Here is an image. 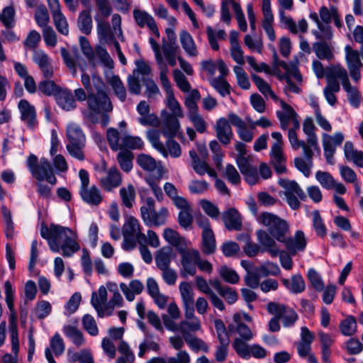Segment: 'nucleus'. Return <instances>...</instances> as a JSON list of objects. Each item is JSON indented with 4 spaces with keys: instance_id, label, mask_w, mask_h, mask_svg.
<instances>
[{
    "instance_id": "obj_1",
    "label": "nucleus",
    "mask_w": 363,
    "mask_h": 363,
    "mask_svg": "<svg viewBox=\"0 0 363 363\" xmlns=\"http://www.w3.org/2000/svg\"><path fill=\"white\" fill-rule=\"evenodd\" d=\"M81 82L89 92L87 109L82 112L83 117L89 122L96 124L99 122L98 116L100 113L113 111V105L107 93L106 84L99 76L92 75L90 78L84 72L82 74Z\"/></svg>"
},
{
    "instance_id": "obj_2",
    "label": "nucleus",
    "mask_w": 363,
    "mask_h": 363,
    "mask_svg": "<svg viewBox=\"0 0 363 363\" xmlns=\"http://www.w3.org/2000/svg\"><path fill=\"white\" fill-rule=\"evenodd\" d=\"M40 235L48 241L51 251L58 252L62 250L65 257H70L80 250L77 242V235L69 228L59 225L43 224Z\"/></svg>"
},
{
    "instance_id": "obj_3",
    "label": "nucleus",
    "mask_w": 363,
    "mask_h": 363,
    "mask_svg": "<svg viewBox=\"0 0 363 363\" xmlns=\"http://www.w3.org/2000/svg\"><path fill=\"white\" fill-rule=\"evenodd\" d=\"M26 164L33 177L37 181H46L52 186L57 183L52 167L47 158L42 157L38 161V157L31 154L27 159Z\"/></svg>"
},
{
    "instance_id": "obj_4",
    "label": "nucleus",
    "mask_w": 363,
    "mask_h": 363,
    "mask_svg": "<svg viewBox=\"0 0 363 363\" xmlns=\"http://www.w3.org/2000/svg\"><path fill=\"white\" fill-rule=\"evenodd\" d=\"M123 236V248L125 250H133L137 242H145L146 236L142 233L141 225L138 219L129 216L126 218L122 228Z\"/></svg>"
},
{
    "instance_id": "obj_5",
    "label": "nucleus",
    "mask_w": 363,
    "mask_h": 363,
    "mask_svg": "<svg viewBox=\"0 0 363 363\" xmlns=\"http://www.w3.org/2000/svg\"><path fill=\"white\" fill-rule=\"evenodd\" d=\"M257 221L267 228L269 233L278 242L284 241V235L289 233V225L286 220L269 212L260 213Z\"/></svg>"
},
{
    "instance_id": "obj_6",
    "label": "nucleus",
    "mask_w": 363,
    "mask_h": 363,
    "mask_svg": "<svg viewBox=\"0 0 363 363\" xmlns=\"http://www.w3.org/2000/svg\"><path fill=\"white\" fill-rule=\"evenodd\" d=\"M79 177L81 184L79 190V195L84 202L90 206H98L103 200V196L99 188L93 185H89V173L85 169H80Z\"/></svg>"
},
{
    "instance_id": "obj_7",
    "label": "nucleus",
    "mask_w": 363,
    "mask_h": 363,
    "mask_svg": "<svg viewBox=\"0 0 363 363\" xmlns=\"http://www.w3.org/2000/svg\"><path fill=\"white\" fill-rule=\"evenodd\" d=\"M227 331L228 334L237 335L232 342V347L235 352L238 342L248 344L254 337L252 330L242 321V316L239 313L233 315V321L228 324Z\"/></svg>"
},
{
    "instance_id": "obj_8",
    "label": "nucleus",
    "mask_w": 363,
    "mask_h": 363,
    "mask_svg": "<svg viewBox=\"0 0 363 363\" xmlns=\"http://www.w3.org/2000/svg\"><path fill=\"white\" fill-rule=\"evenodd\" d=\"M214 326L216 332L219 345L215 350V359L218 362H223L226 360L230 345V337L224 323L220 319L214 320Z\"/></svg>"
},
{
    "instance_id": "obj_9",
    "label": "nucleus",
    "mask_w": 363,
    "mask_h": 363,
    "mask_svg": "<svg viewBox=\"0 0 363 363\" xmlns=\"http://www.w3.org/2000/svg\"><path fill=\"white\" fill-rule=\"evenodd\" d=\"M267 309L269 313L278 315L285 328L293 326L298 320V314L296 311L284 304L269 302L267 306Z\"/></svg>"
},
{
    "instance_id": "obj_10",
    "label": "nucleus",
    "mask_w": 363,
    "mask_h": 363,
    "mask_svg": "<svg viewBox=\"0 0 363 363\" xmlns=\"http://www.w3.org/2000/svg\"><path fill=\"white\" fill-rule=\"evenodd\" d=\"M179 253L181 255V276L186 277L188 275H195L200 255L199 252L195 249L184 248L183 250H179Z\"/></svg>"
},
{
    "instance_id": "obj_11",
    "label": "nucleus",
    "mask_w": 363,
    "mask_h": 363,
    "mask_svg": "<svg viewBox=\"0 0 363 363\" xmlns=\"http://www.w3.org/2000/svg\"><path fill=\"white\" fill-rule=\"evenodd\" d=\"M345 60L351 78L358 82L361 79L360 69L363 64L360 60V50L353 49L347 45L345 47Z\"/></svg>"
},
{
    "instance_id": "obj_12",
    "label": "nucleus",
    "mask_w": 363,
    "mask_h": 363,
    "mask_svg": "<svg viewBox=\"0 0 363 363\" xmlns=\"http://www.w3.org/2000/svg\"><path fill=\"white\" fill-rule=\"evenodd\" d=\"M344 139V135L341 132H337L333 135L326 133L322 134L324 155L328 164H334L333 156L336 151V147L340 145Z\"/></svg>"
},
{
    "instance_id": "obj_13",
    "label": "nucleus",
    "mask_w": 363,
    "mask_h": 363,
    "mask_svg": "<svg viewBox=\"0 0 363 363\" xmlns=\"http://www.w3.org/2000/svg\"><path fill=\"white\" fill-rule=\"evenodd\" d=\"M133 16L136 25L140 28L147 27L156 38H160V34L157 23L153 16L145 10L134 9Z\"/></svg>"
},
{
    "instance_id": "obj_14",
    "label": "nucleus",
    "mask_w": 363,
    "mask_h": 363,
    "mask_svg": "<svg viewBox=\"0 0 363 363\" xmlns=\"http://www.w3.org/2000/svg\"><path fill=\"white\" fill-rule=\"evenodd\" d=\"M236 354L245 359H248L251 357L256 359H264L267 355V351L257 344L249 345L238 342V347H236Z\"/></svg>"
},
{
    "instance_id": "obj_15",
    "label": "nucleus",
    "mask_w": 363,
    "mask_h": 363,
    "mask_svg": "<svg viewBox=\"0 0 363 363\" xmlns=\"http://www.w3.org/2000/svg\"><path fill=\"white\" fill-rule=\"evenodd\" d=\"M179 117L170 114L167 111L162 112V133L166 138H174L180 131Z\"/></svg>"
},
{
    "instance_id": "obj_16",
    "label": "nucleus",
    "mask_w": 363,
    "mask_h": 363,
    "mask_svg": "<svg viewBox=\"0 0 363 363\" xmlns=\"http://www.w3.org/2000/svg\"><path fill=\"white\" fill-rule=\"evenodd\" d=\"M284 241H280L285 245L286 250L293 255L298 252L303 251L307 245V240L302 230H297L293 237L289 238L284 235Z\"/></svg>"
},
{
    "instance_id": "obj_17",
    "label": "nucleus",
    "mask_w": 363,
    "mask_h": 363,
    "mask_svg": "<svg viewBox=\"0 0 363 363\" xmlns=\"http://www.w3.org/2000/svg\"><path fill=\"white\" fill-rule=\"evenodd\" d=\"M91 303L96 311L99 317L103 318L105 315H111V312H107V291L105 286H101L98 292L92 293Z\"/></svg>"
},
{
    "instance_id": "obj_18",
    "label": "nucleus",
    "mask_w": 363,
    "mask_h": 363,
    "mask_svg": "<svg viewBox=\"0 0 363 363\" xmlns=\"http://www.w3.org/2000/svg\"><path fill=\"white\" fill-rule=\"evenodd\" d=\"M21 113V119L28 128L33 129L37 125L36 111L35 107L26 99H21L18 104Z\"/></svg>"
},
{
    "instance_id": "obj_19",
    "label": "nucleus",
    "mask_w": 363,
    "mask_h": 363,
    "mask_svg": "<svg viewBox=\"0 0 363 363\" xmlns=\"http://www.w3.org/2000/svg\"><path fill=\"white\" fill-rule=\"evenodd\" d=\"M33 60L38 66L45 78L50 79L53 76V67L49 56L42 50H35Z\"/></svg>"
},
{
    "instance_id": "obj_20",
    "label": "nucleus",
    "mask_w": 363,
    "mask_h": 363,
    "mask_svg": "<svg viewBox=\"0 0 363 363\" xmlns=\"http://www.w3.org/2000/svg\"><path fill=\"white\" fill-rule=\"evenodd\" d=\"M9 334L11 342V350L13 353V356L9 353H6L2 357V362L4 363H18V332L17 325L13 321H11L9 323Z\"/></svg>"
},
{
    "instance_id": "obj_21",
    "label": "nucleus",
    "mask_w": 363,
    "mask_h": 363,
    "mask_svg": "<svg viewBox=\"0 0 363 363\" xmlns=\"http://www.w3.org/2000/svg\"><path fill=\"white\" fill-rule=\"evenodd\" d=\"M215 131L216 138L220 143L225 146L230 143L233 133L226 118H220L216 121Z\"/></svg>"
},
{
    "instance_id": "obj_22",
    "label": "nucleus",
    "mask_w": 363,
    "mask_h": 363,
    "mask_svg": "<svg viewBox=\"0 0 363 363\" xmlns=\"http://www.w3.org/2000/svg\"><path fill=\"white\" fill-rule=\"evenodd\" d=\"M96 22V31L99 40L103 44H112L114 41L115 35L111 30V26L105 18L99 16H95Z\"/></svg>"
},
{
    "instance_id": "obj_23",
    "label": "nucleus",
    "mask_w": 363,
    "mask_h": 363,
    "mask_svg": "<svg viewBox=\"0 0 363 363\" xmlns=\"http://www.w3.org/2000/svg\"><path fill=\"white\" fill-rule=\"evenodd\" d=\"M150 105L145 101H141L137 106V111L140 115L139 123L143 125L157 127L160 125L158 117L154 113H150Z\"/></svg>"
},
{
    "instance_id": "obj_24",
    "label": "nucleus",
    "mask_w": 363,
    "mask_h": 363,
    "mask_svg": "<svg viewBox=\"0 0 363 363\" xmlns=\"http://www.w3.org/2000/svg\"><path fill=\"white\" fill-rule=\"evenodd\" d=\"M309 17L317 25L318 30H314L312 33L320 41H327L333 38V34L330 23H323L319 19L317 13L311 12Z\"/></svg>"
},
{
    "instance_id": "obj_25",
    "label": "nucleus",
    "mask_w": 363,
    "mask_h": 363,
    "mask_svg": "<svg viewBox=\"0 0 363 363\" xmlns=\"http://www.w3.org/2000/svg\"><path fill=\"white\" fill-rule=\"evenodd\" d=\"M99 183L105 191H111L121 184V174L116 167H111L106 175L100 179Z\"/></svg>"
},
{
    "instance_id": "obj_26",
    "label": "nucleus",
    "mask_w": 363,
    "mask_h": 363,
    "mask_svg": "<svg viewBox=\"0 0 363 363\" xmlns=\"http://www.w3.org/2000/svg\"><path fill=\"white\" fill-rule=\"evenodd\" d=\"M259 243L264 247V251H267L272 257H277L279 254V247L269 232L264 230H259L256 232Z\"/></svg>"
},
{
    "instance_id": "obj_27",
    "label": "nucleus",
    "mask_w": 363,
    "mask_h": 363,
    "mask_svg": "<svg viewBox=\"0 0 363 363\" xmlns=\"http://www.w3.org/2000/svg\"><path fill=\"white\" fill-rule=\"evenodd\" d=\"M282 111H277V116L280 122L282 130H286L289 125L298 117L294 108L283 100H279Z\"/></svg>"
},
{
    "instance_id": "obj_28",
    "label": "nucleus",
    "mask_w": 363,
    "mask_h": 363,
    "mask_svg": "<svg viewBox=\"0 0 363 363\" xmlns=\"http://www.w3.org/2000/svg\"><path fill=\"white\" fill-rule=\"evenodd\" d=\"M223 221L229 230H240L242 227L241 216L234 208H230L223 213Z\"/></svg>"
},
{
    "instance_id": "obj_29",
    "label": "nucleus",
    "mask_w": 363,
    "mask_h": 363,
    "mask_svg": "<svg viewBox=\"0 0 363 363\" xmlns=\"http://www.w3.org/2000/svg\"><path fill=\"white\" fill-rule=\"evenodd\" d=\"M147 290L148 294L153 298L155 303L160 308H164L167 304V296L160 293L159 285L157 281L149 277L146 281Z\"/></svg>"
},
{
    "instance_id": "obj_30",
    "label": "nucleus",
    "mask_w": 363,
    "mask_h": 363,
    "mask_svg": "<svg viewBox=\"0 0 363 363\" xmlns=\"http://www.w3.org/2000/svg\"><path fill=\"white\" fill-rule=\"evenodd\" d=\"M120 289L128 301H133L136 295L140 294L144 290L143 284L138 279L131 280L128 284L122 282Z\"/></svg>"
},
{
    "instance_id": "obj_31",
    "label": "nucleus",
    "mask_w": 363,
    "mask_h": 363,
    "mask_svg": "<svg viewBox=\"0 0 363 363\" xmlns=\"http://www.w3.org/2000/svg\"><path fill=\"white\" fill-rule=\"evenodd\" d=\"M50 347H47L45 350V357L49 363H57L51 353V350L55 356L61 355L65 351V345L63 340L58 333L55 334L50 342Z\"/></svg>"
},
{
    "instance_id": "obj_32",
    "label": "nucleus",
    "mask_w": 363,
    "mask_h": 363,
    "mask_svg": "<svg viewBox=\"0 0 363 363\" xmlns=\"http://www.w3.org/2000/svg\"><path fill=\"white\" fill-rule=\"evenodd\" d=\"M315 126L311 117H307L303 123V130L306 135V141L310 146L318 153H320V149L318 146V138L315 133Z\"/></svg>"
},
{
    "instance_id": "obj_33",
    "label": "nucleus",
    "mask_w": 363,
    "mask_h": 363,
    "mask_svg": "<svg viewBox=\"0 0 363 363\" xmlns=\"http://www.w3.org/2000/svg\"><path fill=\"white\" fill-rule=\"evenodd\" d=\"M279 13L281 23L284 24L292 33L296 34L298 31L301 33L307 32L308 23L305 19L300 20L298 25H296L294 21L291 17L286 16L283 11H279Z\"/></svg>"
},
{
    "instance_id": "obj_34",
    "label": "nucleus",
    "mask_w": 363,
    "mask_h": 363,
    "mask_svg": "<svg viewBox=\"0 0 363 363\" xmlns=\"http://www.w3.org/2000/svg\"><path fill=\"white\" fill-rule=\"evenodd\" d=\"M58 106L65 111H70L77 108V103L70 90L60 91L56 96Z\"/></svg>"
},
{
    "instance_id": "obj_35",
    "label": "nucleus",
    "mask_w": 363,
    "mask_h": 363,
    "mask_svg": "<svg viewBox=\"0 0 363 363\" xmlns=\"http://www.w3.org/2000/svg\"><path fill=\"white\" fill-rule=\"evenodd\" d=\"M164 240L171 245L177 248L178 252L187 248L188 242L186 239L172 228H165L163 233Z\"/></svg>"
},
{
    "instance_id": "obj_36",
    "label": "nucleus",
    "mask_w": 363,
    "mask_h": 363,
    "mask_svg": "<svg viewBox=\"0 0 363 363\" xmlns=\"http://www.w3.org/2000/svg\"><path fill=\"white\" fill-rule=\"evenodd\" d=\"M278 183L285 190L284 195H296L300 200L306 199L305 192L295 181L280 179Z\"/></svg>"
},
{
    "instance_id": "obj_37",
    "label": "nucleus",
    "mask_w": 363,
    "mask_h": 363,
    "mask_svg": "<svg viewBox=\"0 0 363 363\" xmlns=\"http://www.w3.org/2000/svg\"><path fill=\"white\" fill-rule=\"evenodd\" d=\"M67 144L85 145L86 138L80 126L75 123L69 124L67 128Z\"/></svg>"
},
{
    "instance_id": "obj_38",
    "label": "nucleus",
    "mask_w": 363,
    "mask_h": 363,
    "mask_svg": "<svg viewBox=\"0 0 363 363\" xmlns=\"http://www.w3.org/2000/svg\"><path fill=\"white\" fill-rule=\"evenodd\" d=\"M270 155L275 171L278 174L284 172L286 171L284 165L285 157L284 156L282 147L272 145L270 151Z\"/></svg>"
},
{
    "instance_id": "obj_39",
    "label": "nucleus",
    "mask_w": 363,
    "mask_h": 363,
    "mask_svg": "<svg viewBox=\"0 0 363 363\" xmlns=\"http://www.w3.org/2000/svg\"><path fill=\"white\" fill-rule=\"evenodd\" d=\"M326 78L336 80L340 79L342 85L350 82L347 70L340 65L326 67Z\"/></svg>"
},
{
    "instance_id": "obj_40",
    "label": "nucleus",
    "mask_w": 363,
    "mask_h": 363,
    "mask_svg": "<svg viewBox=\"0 0 363 363\" xmlns=\"http://www.w3.org/2000/svg\"><path fill=\"white\" fill-rule=\"evenodd\" d=\"M283 284L294 294H299L305 290V281L301 274H295L291 279H282Z\"/></svg>"
},
{
    "instance_id": "obj_41",
    "label": "nucleus",
    "mask_w": 363,
    "mask_h": 363,
    "mask_svg": "<svg viewBox=\"0 0 363 363\" xmlns=\"http://www.w3.org/2000/svg\"><path fill=\"white\" fill-rule=\"evenodd\" d=\"M313 50L316 57L320 60L330 61L334 57L331 47L325 41L314 43Z\"/></svg>"
},
{
    "instance_id": "obj_42",
    "label": "nucleus",
    "mask_w": 363,
    "mask_h": 363,
    "mask_svg": "<svg viewBox=\"0 0 363 363\" xmlns=\"http://www.w3.org/2000/svg\"><path fill=\"white\" fill-rule=\"evenodd\" d=\"M172 252V250L169 247H162L157 251L155 257V264L160 270L170 267Z\"/></svg>"
},
{
    "instance_id": "obj_43",
    "label": "nucleus",
    "mask_w": 363,
    "mask_h": 363,
    "mask_svg": "<svg viewBox=\"0 0 363 363\" xmlns=\"http://www.w3.org/2000/svg\"><path fill=\"white\" fill-rule=\"evenodd\" d=\"M315 150L313 149H311V155H308L306 153H303L306 160L302 157H296L294 159V164L295 167L301 172L304 176L308 177L311 174V169L313 166V156L314 155Z\"/></svg>"
},
{
    "instance_id": "obj_44",
    "label": "nucleus",
    "mask_w": 363,
    "mask_h": 363,
    "mask_svg": "<svg viewBox=\"0 0 363 363\" xmlns=\"http://www.w3.org/2000/svg\"><path fill=\"white\" fill-rule=\"evenodd\" d=\"M180 43L183 49L188 55L191 57H196L198 55V50L194 40L187 31L182 30L180 33Z\"/></svg>"
},
{
    "instance_id": "obj_45",
    "label": "nucleus",
    "mask_w": 363,
    "mask_h": 363,
    "mask_svg": "<svg viewBox=\"0 0 363 363\" xmlns=\"http://www.w3.org/2000/svg\"><path fill=\"white\" fill-rule=\"evenodd\" d=\"M216 239L212 230H203L202 251L206 255L213 254L216 250Z\"/></svg>"
},
{
    "instance_id": "obj_46",
    "label": "nucleus",
    "mask_w": 363,
    "mask_h": 363,
    "mask_svg": "<svg viewBox=\"0 0 363 363\" xmlns=\"http://www.w3.org/2000/svg\"><path fill=\"white\" fill-rule=\"evenodd\" d=\"M107 82L118 99L122 102L125 101L126 99V89L119 77L113 75L108 79Z\"/></svg>"
},
{
    "instance_id": "obj_47",
    "label": "nucleus",
    "mask_w": 363,
    "mask_h": 363,
    "mask_svg": "<svg viewBox=\"0 0 363 363\" xmlns=\"http://www.w3.org/2000/svg\"><path fill=\"white\" fill-rule=\"evenodd\" d=\"M118 350L121 355L116 359V363L134 362L135 355L126 342L121 340L118 345Z\"/></svg>"
},
{
    "instance_id": "obj_48",
    "label": "nucleus",
    "mask_w": 363,
    "mask_h": 363,
    "mask_svg": "<svg viewBox=\"0 0 363 363\" xmlns=\"http://www.w3.org/2000/svg\"><path fill=\"white\" fill-rule=\"evenodd\" d=\"M167 140L164 145V153L161 150L160 153L164 157H167L169 155L173 158L179 157L182 155V148L180 145L174 140V138H167Z\"/></svg>"
},
{
    "instance_id": "obj_49",
    "label": "nucleus",
    "mask_w": 363,
    "mask_h": 363,
    "mask_svg": "<svg viewBox=\"0 0 363 363\" xmlns=\"http://www.w3.org/2000/svg\"><path fill=\"white\" fill-rule=\"evenodd\" d=\"M252 79L256 84L259 91L264 95L265 97L269 96L271 99H272L275 101H279L278 96L275 94V93L272 90L269 84L262 78L259 77L258 75L252 74Z\"/></svg>"
},
{
    "instance_id": "obj_50",
    "label": "nucleus",
    "mask_w": 363,
    "mask_h": 363,
    "mask_svg": "<svg viewBox=\"0 0 363 363\" xmlns=\"http://www.w3.org/2000/svg\"><path fill=\"white\" fill-rule=\"evenodd\" d=\"M120 196L123 204L128 208H130L135 200L136 192L133 184H128L120 189Z\"/></svg>"
},
{
    "instance_id": "obj_51",
    "label": "nucleus",
    "mask_w": 363,
    "mask_h": 363,
    "mask_svg": "<svg viewBox=\"0 0 363 363\" xmlns=\"http://www.w3.org/2000/svg\"><path fill=\"white\" fill-rule=\"evenodd\" d=\"M77 26L82 33L89 35L92 30V18L89 11H82L78 17Z\"/></svg>"
},
{
    "instance_id": "obj_52",
    "label": "nucleus",
    "mask_w": 363,
    "mask_h": 363,
    "mask_svg": "<svg viewBox=\"0 0 363 363\" xmlns=\"http://www.w3.org/2000/svg\"><path fill=\"white\" fill-rule=\"evenodd\" d=\"M168 214L167 209L166 208H162L158 211H155L149 216V221H143L147 226H160L165 223Z\"/></svg>"
},
{
    "instance_id": "obj_53",
    "label": "nucleus",
    "mask_w": 363,
    "mask_h": 363,
    "mask_svg": "<svg viewBox=\"0 0 363 363\" xmlns=\"http://www.w3.org/2000/svg\"><path fill=\"white\" fill-rule=\"evenodd\" d=\"M133 154L128 150H121L117 155V161L120 167L125 172H129L133 169Z\"/></svg>"
},
{
    "instance_id": "obj_54",
    "label": "nucleus",
    "mask_w": 363,
    "mask_h": 363,
    "mask_svg": "<svg viewBox=\"0 0 363 363\" xmlns=\"http://www.w3.org/2000/svg\"><path fill=\"white\" fill-rule=\"evenodd\" d=\"M63 332L76 346L80 347L84 343L83 333L77 328L72 325H67L64 327Z\"/></svg>"
},
{
    "instance_id": "obj_55",
    "label": "nucleus",
    "mask_w": 363,
    "mask_h": 363,
    "mask_svg": "<svg viewBox=\"0 0 363 363\" xmlns=\"http://www.w3.org/2000/svg\"><path fill=\"white\" fill-rule=\"evenodd\" d=\"M342 87L347 93L350 104L355 108L359 107L362 101V96L358 89L352 86L350 82L343 84Z\"/></svg>"
},
{
    "instance_id": "obj_56",
    "label": "nucleus",
    "mask_w": 363,
    "mask_h": 363,
    "mask_svg": "<svg viewBox=\"0 0 363 363\" xmlns=\"http://www.w3.org/2000/svg\"><path fill=\"white\" fill-rule=\"evenodd\" d=\"M143 146L144 143L140 138L138 136H131L127 134H122L121 150H140L143 147Z\"/></svg>"
},
{
    "instance_id": "obj_57",
    "label": "nucleus",
    "mask_w": 363,
    "mask_h": 363,
    "mask_svg": "<svg viewBox=\"0 0 363 363\" xmlns=\"http://www.w3.org/2000/svg\"><path fill=\"white\" fill-rule=\"evenodd\" d=\"M339 328L343 335L352 336L357 332L356 319L354 316H347L340 322Z\"/></svg>"
},
{
    "instance_id": "obj_58",
    "label": "nucleus",
    "mask_w": 363,
    "mask_h": 363,
    "mask_svg": "<svg viewBox=\"0 0 363 363\" xmlns=\"http://www.w3.org/2000/svg\"><path fill=\"white\" fill-rule=\"evenodd\" d=\"M106 138L110 147L113 151L121 150L122 135L113 128H110L106 131Z\"/></svg>"
},
{
    "instance_id": "obj_59",
    "label": "nucleus",
    "mask_w": 363,
    "mask_h": 363,
    "mask_svg": "<svg viewBox=\"0 0 363 363\" xmlns=\"http://www.w3.org/2000/svg\"><path fill=\"white\" fill-rule=\"evenodd\" d=\"M210 84L222 96L225 97L230 94V85L223 77L218 76L209 80Z\"/></svg>"
},
{
    "instance_id": "obj_60",
    "label": "nucleus",
    "mask_w": 363,
    "mask_h": 363,
    "mask_svg": "<svg viewBox=\"0 0 363 363\" xmlns=\"http://www.w3.org/2000/svg\"><path fill=\"white\" fill-rule=\"evenodd\" d=\"M165 104L171 111V113H169L170 114L179 118L184 116L182 108L179 101L176 99L174 93L166 95Z\"/></svg>"
},
{
    "instance_id": "obj_61",
    "label": "nucleus",
    "mask_w": 363,
    "mask_h": 363,
    "mask_svg": "<svg viewBox=\"0 0 363 363\" xmlns=\"http://www.w3.org/2000/svg\"><path fill=\"white\" fill-rule=\"evenodd\" d=\"M288 138L292 146L295 150L298 149L300 147H302L303 153L308 155H311V149H313L308 142L303 140H299L298 139L297 133L294 130L288 131Z\"/></svg>"
},
{
    "instance_id": "obj_62",
    "label": "nucleus",
    "mask_w": 363,
    "mask_h": 363,
    "mask_svg": "<svg viewBox=\"0 0 363 363\" xmlns=\"http://www.w3.org/2000/svg\"><path fill=\"white\" fill-rule=\"evenodd\" d=\"M183 337L184 341L192 350H201L204 352H208L209 351L208 345L203 340L190 335H184Z\"/></svg>"
},
{
    "instance_id": "obj_63",
    "label": "nucleus",
    "mask_w": 363,
    "mask_h": 363,
    "mask_svg": "<svg viewBox=\"0 0 363 363\" xmlns=\"http://www.w3.org/2000/svg\"><path fill=\"white\" fill-rule=\"evenodd\" d=\"M137 163L143 170L147 172H153L157 167L156 160L146 154H140L137 157Z\"/></svg>"
},
{
    "instance_id": "obj_64",
    "label": "nucleus",
    "mask_w": 363,
    "mask_h": 363,
    "mask_svg": "<svg viewBox=\"0 0 363 363\" xmlns=\"http://www.w3.org/2000/svg\"><path fill=\"white\" fill-rule=\"evenodd\" d=\"M218 274L223 281L231 284H235L240 280L238 273L225 265L221 266L218 269Z\"/></svg>"
}]
</instances>
